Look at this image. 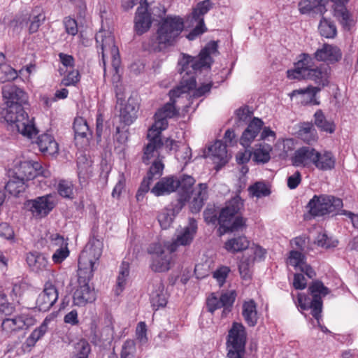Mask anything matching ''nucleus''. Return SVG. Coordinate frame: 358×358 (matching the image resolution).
<instances>
[{"mask_svg": "<svg viewBox=\"0 0 358 358\" xmlns=\"http://www.w3.org/2000/svg\"><path fill=\"white\" fill-rule=\"evenodd\" d=\"M2 95L6 107L1 114L10 129L31 138L38 131L34 119H29L24 110V106L28 104L27 94L13 84H7L2 88Z\"/></svg>", "mask_w": 358, "mask_h": 358, "instance_id": "obj_1", "label": "nucleus"}, {"mask_svg": "<svg viewBox=\"0 0 358 358\" xmlns=\"http://www.w3.org/2000/svg\"><path fill=\"white\" fill-rule=\"evenodd\" d=\"M217 43L215 41L208 43L200 52L198 57L182 54V58L178 62L179 73L182 75L180 85L169 92L170 102L175 103V99L182 94L187 93L196 87L195 73L203 68H210L213 63L210 55L217 53Z\"/></svg>", "mask_w": 358, "mask_h": 358, "instance_id": "obj_2", "label": "nucleus"}, {"mask_svg": "<svg viewBox=\"0 0 358 358\" xmlns=\"http://www.w3.org/2000/svg\"><path fill=\"white\" fill-rule=\"evenodd\" d=\"M301 59L295 64L294 69L288 70L287 76L289 79H310L313 80L319 86H309L304 89L293 90L290 96L309 94L315 96L321 89L329 84L330 67L328 65H321L320 67L313 68L314 58L306 53L300 55Z\"/></svg>", "mask_w": 358, "mask_h": 358, "instance_id": "obj_3", "label": "nucleus"}, {"mask_svg": "<svg viewBox=\"0 0 358 358\" xmlns=\"http://www.w3.org/2000/svg\"><path fill=\"white\" fill-rule=\"evenodd\" d=\"M173 103H167L162 108H159L155 114V122L148 131L147 138L148 143L144 148L143 162L145 164L150 163V160L159 155V150L165 145L166 148L171 151L173 149L176 141L166 138L164 143L161 136L162 131L168 127V118H172L178 114Z\"/></svg>", "mask_w": 358, "mask_h": 358, "instance_id": "obj_4", "label": "nucleus"}, {"mask_svg": "<svg viewBox=\"0 0 358 358\" xmlns=\"http://www.w3.org/2000/svg\"><path fill=\"white\" fill-rule=\"evenodd\" d=\"M308 291L312 296V299L299 294L298 296L299 306L304 310L311 309L313 317L319 320L321 318L322 310V297L329 294V289L324 286L322 281L315 280L310 284Z\"/></svg>", "mask_w": 358, "mask_h": 358, "instance_id": "obj_5", "label": "nucleus"}, {"mask_svg": "<svg viewBox=\"0 0 358 358\" xmlns=\"http://www.w3.org/2000/svg\"><path fill=\"white\" fill-rule=\"evenodd\" d=\"M184 29V21L177 15H167L162 18L158 29L157 40L159 45L171 46Z\"/></svg>", "mask_w": 358, "mask_h": 358, "instance_id": "obj_6", "label": "nucleus"}, {"mask_svg": "<svg viewBox=\"0 0 358 358\" xmlns=\"http://www.w3.org/2000/svg\"><path fill=\"white\" fill-rule=\"evenodd\" d=\"M195 183L193 177L187 175L181 176H169L162 178L150 189L156 196L169 194L172 192L190 189Z\"/></svg>", "mask_w": 358, "mask_h": 358, "instance_id": "obj_7", "label": "nucleus"}, {"mask_svg": "<svg viewBox=\"0 0 358 358\" xmlns=\"http://www.w3.org/2000/svg\"><path fill=\"white\" fill-rule=\"evenodd\" d=\"M246 341L245 327L241 323L234 322L227 337V358H245Z\"/></svg>", "mask_w": 358, "mask_h": 358, "instance_id": "obj_8", "label": "nucleus"}, {"mask_svg": "<svg viewBox=\"0 0 358 358\" xmlns=\"http://www.w3.org/2000/svg\"><path fill=\"white\" fill-rule=\"evenodd\" d=\"M308 213L313 217L337 213L343 207V201L329 195H315L308 203Z\"/></svg>", "mask_w": 358, "mask_h": 358, "instance_id": "obj_9", "label": "nucleus"}, {"mask_svg": "<svg viewBox=\"0 0 358 358\" xmlns=\"http://www.w3.org/2000/svg\"><path fill=\"white\" fill-rule=\"evenodd\" d=\"M45 20V15L41 6L34 7L30 13L19 14L10 22L14 31L21 30L24 26L28 27L29 34L36 33Z\"/></svg>", "mask_w": 358, "mask_h": 358, "instance_id": "obj_10", "label": "nucleus"}, {"mask_svg": "<svg viewBox=\"0 0 358 358\" xmlns=\"http://www.w3.org/2000/svg\"><path fill=\"white\" fill-rule=\"evenodd\" d=\"M237 296L235 290L223 292L218 296L216 293H211L206 299V307L208 312L213 313L216 310L223 308L222 315L229 313Z\"/></svg>", "mask_w": 358, "mask_h": 358, "instance_id": "obj_11", "label": "nucleus"}, {"mask_svg": "<svg viewBox=\"0 0 358 358\" xmlns=\"http://www.w3.org/2000/svg\"><path fill=\"white\" fill-rule=\"evenodd\" d=\"M152 255L150 268L154 272L162 273L167 271L171 268V252L166 251L159 243H153L148 249Z\"/></svg>", "mask_w": 358, "mask_h": 358, "instance_id": "obj_12", "label": "nucleus"}, {"mask_svg": "<svg viewBox=\"0 0 358 358\" xmlns=\"http://www.w3.org/2000/svg\"><path fill=\"white\" fill-rule=\"evenodd\" d=\"M97 48L101 50L102 59L105 63V57L110 54L113 59V65L117 66L120 63L118 48L115 44V38L108 31L100 30L95 36Z\"/></svg>", "mask_w": 358, "mask_h": 358, "instance_id": "obj_13", "label": "nucleus"}, {"mask_svg": "<svg viewBox=\"0 0 358 358\" xmlns=\"http://www.w3.org/2000/svg\"><path fill=\"white\" fill-rule=\"evenodd\" d=\"M26 208L36 218L46 217L55 207V196L52 194L38 196L25 203Z\"/></svg>", "mask_w": 358, "mask_h": 358, "instance_id": "obj_14", "label": "nucleus"}, {"mask_svg": "<svg viewBox=\"0 0 358 358\" xmlns=\"http://www.w3.org/2000/svg\"><path fill=\"white\" fill-rule=\"evenodd\" d=\"M213 6L211 0H204L199 2L192 13V22L196 23L195 27L189 33L187 38L194 40L197 36L201 35L206 31L204 24L203 15L206 14Z\"/></svg>", "mask_w": 358, "mask_h": 358, "instance_id": "obj_15", "label": "nucleus"}, {"mask_svg": "<svg viewBox=\"0 0 358 358\" xmlns=\"http://www.w3.org/2000/svg\"><path fill=\"white\" fill-rule=\"evenodd\" d=\"M164 165L161 159H155L150 167L147 176L143 178L141 185L137 191L136 198L138 201H143L145 194L148 192L150 185L155 179L161 177L163 173Z\"/></svg>", "mask_w": 358, "mask_h": 358, "instance_id": "obj_16", "label": "nucleus"}, {"mask_svg": "<svg viewBox=\"0 0 358 358\" xmlns=\"http://www.w3.org/2000/svg\"><path fill=\"white\" fill-rule=\"evenodd\" d=\"M35 319L29 314H20L13 318H6L1 322V328L7 334L27 329L34 325Z\"/></svg>", "mask_w": 358, "mask_h": 358, "instance_id": "obj_17", "label": "nucleus"}, {"mask_svg": "<svg viewBox=\"0 0 358 358\" xmlns=\"http://www.w3.org/2000/svg\"><path fill=\"white\" fill-rule=\"evenodd\" d=\"M197 230V223L194 218H189V224L177 235L176 239L169 245V250L173 252L179 245L186 246L191 244Z\"/></svg>", "mask_w": 358, "mask_h": 358, "instance_id": "obj_18", "label": "nucleus"}, {"mask_svg": "<svg viewBox=\"0 0 358 358\" xmlns=\"http://www.w3.org/2000/svg\"><path fill=\"white\" fill-rule=\"evenodd\" d=\"M58 299V292L50 282H45L43 292L36 299V304L41 311H48Z\"/></svg>", "mask_w": 358, "mask_h": 358, "instance_id": "obj_19", "label": "nucleus"}, {"mask_svg": "<svg viewBox=\"0 0 358 358\" xmlns=\"http://www.w3.org/2000/svg\"><path fill=\"white\" fill-rule=\"evenodd\" d=\"M317 157V151L310 146H303L294 152L292 157V164L295 166H315V159Z\"/></svg>", "mask_w": 358, "mask_h": 358, "instance_id": "obj_20", "label": "nucleus"}, {"mask_svg": "<svg viewBox=\"0 0 358 358\" xmlns=\"http://www.w3.org/2000/svg\"><path fill=\"white\" fill-rule=\"evenodd\" d=\"M314 59L319 62H324L329 64H335L342 58L341 49L336 45L324 43L321 48L314 53Z\"/></svg>", "mask_w": 358, "mask_h": 358, "instance_id": "obj_21", "label": "nucleus"}, {"mask_svg": "<svg viewBox=\"0 0 358 358\" xmlns=\"http://www.w3.org/2000/svg\"><path fill=\"white\" fill-rule=\"evenodd\" d=\"M208 157L216 164L217 170L225 165L230 158L227 150V145L222 141H216L208 148Z\"/></svg>", "mask_w": 358, "mask_h": 358, "instance_id": "obj_22", "label": "nucleus"}, {"mask_svg": "<svg viewBox=\"0 0 358 358\" xmlns=\"http://www.w3.org/2000/svg\"><path fill=\"white\" fill-rule=\"evenodd\" d=\"M152 22L151 14L148 12V4L141 3L138 7L134 19V28L136 33L141 35L148 31Z\"/></svg>", "mask_w": 358, "mask_h": 358, "instance_id": "obj_23", "label": "nucleus"}, {"mask_svg": "<svg viewBox=\"0 0 358 358\" xmlns=\"http://www.w3.org/2000/svg\"><path fill=\"white\" fill-rule=\"evenodd\" d=\"M95 268L93 262L87 257V252L83 251L78 259V284H89Z\"/></svg>", "mask_w": 358, "mask_h": 358, "instance_id": "obj_24", "label": "nucleus"}, {"mask_svg": "<svg viewBox=\"0 0 358 358\" xmlns=\"http://www.w3.org/2000/svg\"><path fill=\"white\" fill-rule=\"evenodd\" d=\"M192 193H190L189 209L192 213L200 212L204 205V202L208 199V185L206 183H199L198 186L193 189Z\"/></svg>", "mask_w": 358, "mask_h": 358, "instance_id": "obj_25", "label": "nucleus"}, {"mask_svg": "<svg viewBox=\"0 0 358 358\" xmlns=\"http://www.w3.org/2000/svg\"><path fill=\"white\" fill-rule=\"evenodd\" d=\"M243 208V201L236 196L228 201L219 215V224H225L226 222L232 221L234 217Z\"/></svg>", "mask_w": 358, "mask_h": 358, "instance_id": "obj_26", "label": "nucleus"}, {"mask_svg": "<svg viewBox=\"0 0 358 358\" xmlns=\"http://www.w3.org/2000/svg\"><path fill=\"white\" fill-rule=\"evenodd\" d=\"M264 126V122L258 117H253L248 123L240 138V144L245 148L250 146L255 138L258 136Z\"/></svg>", "mask_w": 358, "mask_h": 358, "instance_id": "obj_27", "label": "nucleus"}, {"mask_svg": "<svg viewBox=\"0 0 358 358\" xmlns=\"http://www.w3.org/2000/svg\"><path fill=\"white\" fill-rule=\"evenodd\" d=\"M96 300V293L94 288H91L89 284H78L73 295V304L78 306H84L88 303H92Z\"/></svg>", "mask_w": 358, "mask_h": 358, "instance_id": "obj_28", "label": "nucleus"}, {"mask_svg": "<svg viewBox=\"0 0 358 358\" xmlns=\"http://www.w3.org/2000/svg\"><path fill=\"white\" fill-rule=\"evenodd\" d=\"M164 286L159 279L153 280L150 288V301L153 309L157 310L166 306L167 301L164 292Z\"/></svg>", "mask_w": 358, "mask_h": 358, "instance_id": "obj_29", "label": "nucleus"}, {"mask_svg": "<svg viewBox=\"0 0 358 358\" xmlns=\"http://www.w3.org/2000/svg\"><path fill=\"white\" fill-rule=\"evenodd\" d=\"M301 14L323 15L326 12L324 0H303L299 3Z\"/></svg>", "mask_w": 358, "mask_h": 358, "instance_id": "obj_30", "label": "nucleus"}, {"mask_svg": "<svg viewBox=\"0 0 358 358\" xmlns=\"http://www.w3.org/2000/svg\"><path fill=\"white\" fill-rule=\"evenodd\" d=\"M39 150L44 155H52L58 152L59 146L54 137L49 134H43L36 141Z\"/></svg>", "mask_w": 358, "mask_h": 358, "instance_id": "obj_31", "label": "nucleus"}, {"mask_svg": "<svg viewBox=\"0 0 358 358\" xmlns=\"http://www.w3.org/2000/svg\"><path fill=\"white\" fill-rule=\"evenodd\" d=\"M138 103L132 98H129L125 106L120 109V117L126 124H131L137 117Z\"/></svg>", "mask_w": 358, "mask_h": 358, "instance_id": "obj_32", "label": "nucleus"}, {"mask_svg": "<svg viewBox=\"0 0 358 358\" xmlns=\"http://www.w3.org/2000/svg\"><path fill=\"white\" fill-rule=\"evenodd\" d=\"M26 260L30 268L36 273L45 270L48 265L47 258L37 252L27 254Z\"/></svg>", "mask_w": 358, "mask_h": 358, "instance_id": "obj_33", "label": "nucleus"}, {"mask_svg": "<svg viewBox=\"0 0 358 358\" xmlns=\"http://www.w3.org/2000/svg\"><path fill=\"white\" fill-rule=\"evenodd\" d=\"M315 161V166L321 171L332 170L336 165V158L330 151H324L322 153L317 151Z\"/></svg>", "mask_w": 358, "mask_h": 358, "instance_id": "obj_34", "label": "nucleus"}, {"mask_svg": "<svg viewBox=\"0 0 358 358\" xmlns=\"http://www.w3.org/2000/svg\"><path fill=\"white\" fill-rule=\"evenodd\" d=\"M242 315L250 327H255L257 324L258 316L257 305L254 300H250L243 303Z\"/></svg>", "mask_w": 358, "mask_h": 358, "instance_id": "obj_35", "label": "nucleus"}, {"mask_svg": "<svg viewBox=\"0 0 358 358\" xmlns=\"http://www.w3.org/2000/svg\"><path fill=\"white\" fill-rule=\"evenodd\" d=\"M50 320L45 318L41 324L36 328L29 336L24 343V346L31 348L35 346L38 341H39L47 332Z\"/></svg>", "mask_w": 358, "mask_h": 358, "instance_id": "obj_36", "label": "nucleus"}, {"mask_svg": "<svg viewBox=\"0 0 358 358\" xmlns=\"http://www.w3.org/2000/svg\"><path fill=\"white\" fill-rule=\"evenodd\" d=\"M250 242L245 236H238L228 240L225 243V249L232 253H236L248 248Z\"/></svg>", "mask_w": 358, "mask_h": 358, "instance_id": "obj_37", "label": "nucleus"}, {"mask_svg": "<svg viewBox=\"0 0 358 358\" xmlns=\"http://www.w3.org/2000/svg\"><path fill=\"white\" fill-rule=\"evenodd\" d=\"M255 259V257L252 255L243 256L238 264L239 273L243 279L249 280L251 278Z\"/></svg>", "mask_w": 358, "mask_h": 358, "instance_id": "obj_38", "label": "nucleus"}, {"mask_svg": "<svg viewBox=\"0 0 358 358\" xmlns=\"http://www.w3.org/2000/svg\"><path fill=\"white\" fill-rule=\"evenodd\" d=\"M190 193H192V189L179 192L178 199L172 202L167 208L176 216L190 199Z\"/></svg>", "mask_w": 358, "mask_h": 358, "instance_id": "obj_39", "label": "nucleus"}, {"mask_svg": "<svg viewBox=\"0 0 358 358\" xmlns=\"http://www.w3.org/2000/svg\"><path fill=\"white\" fill-rule=\"evenodd\" d=\"M25 182L20 176H13L5 185V189L11 195L17 196L26 189Z\"/></svg>", "mask_w": 358, "mask_h": 358, "instance_id": "obj_40", "label": "nucleus"}, {"mask_svg": "<svg viewBox=\"0 0 358 358\" xmlns=\"http://www.w3.org/2000/svg\"><path fill=\"white\" fill-rule=\"evenodd\" d=\"M318 29L320 35L327 38H334L337 34L334 23L324 17L321 18Z\"/></svg>", "mask_w": 358, "mask_h": 358, "instance_id": "obj_41", "label": "nucleus"}, {"mask_svg": "<svg viewBox=\"0 0 358 358\" xmlns=\"http://www.w3.org/2000/svg\"><path fill=\"white\" fill-rule=\"evenodd\" d=\"M334 3V15L341 22L345 25L349 20V13L345 7L348 0H331Z\"/></svg>", "mask_w": 358, "mask_h": 358, "instance_id": "obj_42", "label": "nucleus"}, {"mask_svg": "<svg viewBox=\"0 0 358 358\" xmlns=\"http://www.w3.org/2000/svg\"><path fill=\"white\" fill-rule=\"evenodd\" d=\"M299 137L305 142L310 143L317 138L316 131L310 122H303L301 124L299 130Z\"/></svg>", "mask_w": 358, "mask_h": 358, "instance_id": "obj_43", "label": "nucleus"}, {"mask_svg": "<svg viewBox=\"0 0 358 358\" xmlns=\"http://www.w3.org/2000/svg\"><path fill=\"white\" fill-rule=\"evenodd\" d=\"M315 124L322 131L333 133L335 131V125L333 122L327 120L321 110H318L314 115Z\"/></svg>", "mask_w": 358, "mask_h": 358, "instance_id": "obj_44", "label": "nucleus"}, {"mask_svg": "<svg viewBox=\"0 0 358 358\" xmlns=\"http://www.w3.org/2000/svg\"><path fill=\"white\" fill-rule=\"evenodd\" d=\"M36 168H34V163L30 162H21L20 166L16 172L17 176L23 178L24 181L29 180L36 178Z\"/></svg>", "mask_w": 358, "mask_h": 358, "instance_id": "obj_45", "label": "nucleus"}, {"mask_svg": "<svg viewBox=\"0 0 358 358\" xmlns=\"http://www.w3.org/2000/svg\"><path fill=\"white\" fill-rule=\"evenodd\" d=\"M73 130L75 136L81 138H87L92 136V131L90 130L87 121L83 117H76L73 122Z\"/></svg>", "mask_w": 358, "mask_h": 358, "instance_id": "obj_46", "label": "nucleus"}, {"mask_svg": "<svg viewBox=\"0 0 358 358\" xmlns=\"http://www.w3.org/2000/svg\"><path fill=\"white\" fill-rule=\"evenodd\" d=\"M90 246H87L83 251L87 252V257L90 260L93 262L95 265L102 254V244L99 240H94L90 243Z\"/></svg>", "mask_w": 358, "mask_h": 358, "instance_id": "obj_47", "label": "nucleus"}, {"mask_svg": "<svg viewBox=\"0 0 358 358\" xmlns=\"http://www.w3.org/2000/svg\"><path fill=\"white\" fill-rule=\"evenodd\" d=\"M252 114V110L248 106L238 108L235 111L236 124L237 126L239 127L241 124L249 123L251 121Z\"/></svg>", "mask_w": 358, "mask_h": 358, "instance_id": "obj_48", "label": "nucleus"}, {"mask_svg": "<svg viewBox=\"0 0 358 358\" xmlns=\"http://www.w3.org/2000/svg\"><path fill=\"white\" fill-rule=\"evenodd\" d=\"M272 148L270 145H259V148L254 150V159L257 162L263 164L267 163L270 159V152Z\"/></svg>", "mask_w": 358, "mask_h": 358, "instance_id": "obj_49", "label": "nucleus"}, {"mask_svg": "<svg viewBox=\"0 0 358 358\" xmlns=\"http://www.w3.org/2000/svg\"><path fill=\"white\" fill-rule=\"evenodd\" d=\"M245 226V219L241 216H236L234 220L226 222L225 224H220V229H224V233L238 231Z\"/></svg>", "mask_w": 358, "mask_h": 358, "instance_id": "obj_50", "label": "nucleus"}, {"mask_svg": "<svg viewBox=\"0 0 358 358\" xmlns=\"http://www.w3.org/2000/svg\"><path fill=\"white\" fill-rule=\"evenodd\" d=\"M173 213L169 209L166 208L158 215L157 219L162 229H166L171 226L176 217Z\"/></svg>", "mask_w": 358, "mask_h": 358, "instance_id": "obj_51", "label": "nucleus"}, {"mask_svg": "<svg viewBox=\"0 0 358 358\" xmlns=\"http://www.w3.org/2000/svg\"><path fill=\"white\" fill-rule=\"evenodd\" d=\"M249 190L253 196L257 198L268 196L271 193L268 187L264 182H257L250 186Z\"/></svg>", "mask_w": 358, "mask_h": 358, "instance_id": "obj_52", "label": "nucleus"}, {"mask_svg": "<svg viewBox=\"0 0 358 358\" xmlns=\"http://www.w3.org/2000/svg\"><path fill=\"white\" fill-rule=\"evenodd\" d=\"M306 257L301 252L292 250L289 252V263L295 268H300L306 262Z\"/></svg>", "mask_w": 358, "mask_h": 358, "instance_id": "obj_53", "label": "nucleus"}, {"mask_svg": "<svg viewBox=\"0 0 358 358\" xmlns=\"http://www.w3.org/2000/svg\"><path fill=\"white\" fill-rule=\"evenodd\" d=\"M0 237L8 241H13L15 238L14 230L7 222L0 223Z\"/></svg>", "mask_w": 358, "mask_h": 358, "instance_id": "obj_54", "label": "nucleus"}, {"mask_svg": "<svg viewBox=\"0 0 358 358\" xmlns=\"http://www.w3.org/2000/svg\"><path fill=\"white\" fill-rule=\"evenodd\" d=\"M57 190L59 194L65 198H70L73 194V186L71 183L65 180L59 182Z\"/></svg>", "mask_w": 358, "mask_h": 358, "instance_id": "obj_55", "label": "nucleus"}, {"mask_svg": "<svg viewBox=\"0 0 358 358\" xmlns=\"http://www.w3.org/2000/svg\"><path fill=\"white\" fill-rule=\"evenodd\" d=\"M79 80L80 74L78 71H71L62 79V85L64 86L75 85Z\"/></svg>", "mask_w": 358, "mask_h": 358, "instance_id": "obj_56", "label": "nucleus"}, {"mask_svg": "<svg viewBox=\"0 0 358 358\" xmlns=\"http://www.w3.org/2000/svg\"><path fill=\"white\" fill-rule=\"evenodd\" d=\"M134 352V343L131 341H127L122 346L120 358H133Z\"/></svg>", "mask_w": 358, "mask_h": 358, "instance_id": "obj_57", "label": "nucleus"}, {"mask_svg": "<svg viewBox=\"0 0 358 358\" xmlns=\"http://www.w3.org/2000/svg\"><path fill=\"white\" fill-rule=\"evenodd\" d=\"M78 358H87L91 348L90 344L85 341H80L76 347Z\"/></svg>", "mask_w": 358, "mask_h": 358, "instance_id": "obj_58", "label": "nucleus"}, {"mask_svg": "<svg viewBox=\"0 0 358 358\" xmlns=\"http://www.w3.org/2000/svg\"><path fill=\"white\" fill-rule=\"evenodd\" d=\"M229 272V268L227 266H224L219 269H217L213 273V278L217 280L220 287H222L225 282Z\"/></svg>", "mask_w": 358, "mask_h": 358, "instance_id": "obj_59", "label": "nucleus"}, {"mask_svg": "<svg viewBox=\"0 0 358 358\" xmlns=\"http://www.w3.org/2000/svg\"><path fill=\"white\" fill-rule=\"evenodd\" d=\"M64 24L66 33L70 35L75 36L78 33V24L76 20L71 17H65Z\"/></svg>", "mask_w": 358, "mask_h": 358, "instance_id": "obj_60", "label": "nucleus"}, {"mask_svg": "<svg viewBox=\"0 0 358 358\" xmlns=\"http://www.w3.org/2000/svg\"><path fill=\"white\" fill-rule=\"evenodd\" d=\"M69 254L67 244H65L64 247L62 246L55 251L52 255V260L55 263H60L68 257Z\"/></svg>", "mask_w": 358, "mask_h": 358, "instance_id": "obj_61", "label": "nucleus"}, {"mask_svg": "<svg viewBox=\"0 0 358 358\" xmlns=\"http://www.w3.org/2000/svg\"><path fill=\"white\" fill-rule=\"evenodd\" d=\"M315 243L320 247L324 248L327 249L331 247H335L336 245V244L330 243L329 238H328L327 235L324 233H320L317 235L315 240Z\"/></svg>", "mask_w": 358, "mask_h": 358, "instance_id": "obj_62", "label": "nucleus"}, {"mask_svg": "<svg viewBox=\"0 0 358 358\" xmlns=\"http://www.w3.org/2000/svg\"><path fill=\"white\" fill-rule=\"evenodd\" d=\"M301 182V174L296 171L287 178V186L290 189H296Z\"/></svg>", "mask_w": 358, "mask_h": 358, "instance_id": "obj_63", "label": "nucleus"}, {"mask_svg": "<svg viewBox=\"0 0 358 358\" xmlns=\"http://www.w3.org/2000/svg\"><path fill=\"white\" fill-rule=\"evenodd\" d=\"M27 284L22 280L14 282L13 284L11 296L14 295L15 297L20 296L27 289Z\"/></svg>", "mask_w": 358, "mask_h": 358, "instance_id": "obj_64", "label": "nucleus"}]
</instances>
